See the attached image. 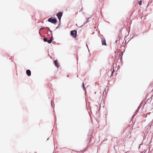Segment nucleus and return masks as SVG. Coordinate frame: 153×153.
<instances>
[{
    "label": "nucleus",
    "mask_w": 153,
    "mask_h": 153,
    "mask_svg": "<svg viewBox=\"0 0 153 153\" xmlns=\"http://www.w3.org/2000/svg\"><path fill=\"white\" fill-rule=\"evenodd\" d=\"M123 56V55H120V56Z\"/></svg>",
    "instance_id": "20"
},
{
    "label": "nucleus",
    "mask_w": 153,
    "mask_h": 153,
    "mask_svg": "<svg viewBox=\"0 0 153 153\" xmlns=\"http://www.w3.org/2000/svg\"><path fill=\"white\" fill-rule=\"evenodd\" d=\"M48 21L52 23L55 24L57 22V20L56 19H53V17H51L48 19Z\"/></svg>",
    "instance_id": "1"
},
{
    "label": "nucleus",
    "mask_w": 153,
    "mask_h": 153,
    "mask_svg": "<svg viewBox=\"0 0 153 153\" xmlns=\"http://www.w3.org/2000/svg\"><path fill=\"white\" fill-rule=\"evenodd\" d=\"M45 27L42 28H41L40 29V30H42V29H45Z\"/></svg>",
    "instance_id": "12"
},
{
    "label": "nucleus",
    "mask_w": 153,
    "mask_h": 153,
    "mask_svg": "<svg viewBox=\"0 0 153 153\" xmlns=\"http://www.w3.org/2000/svg\"><path fill=\"white\" fill-rule=\"evenodd\" d=\"M77 31L76 30L71 31V34L73 37H75L76 36Z\"/></svg>",
    "instance_id": "2"
},
{
    "label": "nucleus",
    "mask_w": 153,
    "mask_h": 153,
    "mask_svg": "<svg viewBox=\"0 0 153 153\" xmlns=\"http://www.w3.org/2000/svg\"><path fill=\"white\" fill-rule=\"evenodd\" d=\"M113 72H114V70L112 72V73H111V76H112V75L113 74Z\"/></svg>",
    "instance_id": "15"
},
{
    "label": "nucleus",
    "mask_w": 153,
    "mask_h": 153,
    "mask_svg": "<svg viewBox=\"0 0 153 153\" xmlns=\"http://www.w3.org/2000/svg\"><path fill=\"white\" fill-rule=\"evenodd\" d=\"M86 46H87V47L88 48V45H86Z\"/></svg>",
    "instance_id": "18"
},
{
    "label": "nucleus",
    "mask_w": 153,
    "mask_h": 153,
    "mask_svg": "<svg viewBox=\"0 0 153 153\" xmlns=\"http://www.w3.org/2000/svg\"><path fill=\"white\" fill-rule=\"evenodd\" d=\"M82 84H83V89L85 91V87H84V83H83Z\"/></svg>",
    "instance_id": "11"
},
{
    "label": "nucleus",
    "mask_w": 153,
    "mask_h": 153,
    "mask_svg": "<svg viewBox=\"0 0 153 153\" xmlns=\"http://www.w3.org/2000/svg\"><path fill=\"white\" fill-rule=\"evenodd\" d=\"M52 102H53V101H51V105H52Z\"/></svg>",
    "instance_id": "16"
},
{
    "label": "nucleus",
    "mask_w": 153,
    "mask_h": 153,
    "mask_svg": "<svg viewBox=\"0 0 153 153\" xmlns=\"http://www.w3.org/2000/svg\"><path fill=\"white\" fill-rule=\"evenodd\" d=\"M62 15V13L61 12H59L56 14V16L58 17L59 21L60 22L61 18Z\"/></svg>",
    "instance_id": "3"
},
{
    "label": "nucleus",
    "mask_w": 153,
    "mask_h": 153,
    "mask_svg": "<svg viewBox=\"0 0 153 153\" xmlns=\"http://www.w3.org/2000/svg\"><path fill=\"white\" fill-rule=\"evenodd\" d=\"M139 4L140 5H141V4H142V1L141 0H140V1H139Z\"/></svg>",
    "instance_id": "10"
},
{
    "label": "nucleus",
    "mask_w": 153,
    "mask_h": 153,
    "mask_svg": "<svg viewBox=\"0 0 153 153\" xmlns=\"http://www.w3.org/2000/svg\"><path fill=\"white\" fill-rule=\"evenodd\" d=\"M45 28H47V29H48V30H49V29H50L48 27H46Z\"/></svg>",
    "instance_id": "14"
},
{
    "label": "nucleus",
    "mask_w": 153,
    "mask_h": 153,
    "mask_svg": "<svg viewBox=\"0 0 153 153\" xmlns=\"http://www.w3.org/2000/svg\"><path fill=\"white\" fill-rule=\"evenodd\" d=\"M52 40H53V36H52H52L51 37V39L48 40L47 42L49 44L52 41Z\"/></svg>",
    "instance_id": "5"
},
{
    "label": "nucleus",
    "mask_w": 153,
    "mask_h": 153,
    "mask_svg": "<svg viewBox=\"0 0 153 153\" xmlns=\"http://www.w3.org/2000/svg\"><path fill=\"white\" fill-rule=\"evenodd\" d=\"M142 145V144H141L139 145V148H140V145Z\"/></svg>",
    "instance_id": "17"
},
{
    "label": "nucleus",
    "mask_w": 153,
    "mask_h": 153,
    "mask_svg": "<svg viewBox=\"0 0 153 153\" xmlns=\"http://www.w3.org/2000/svg\"><path fill=\"white\" fill-rule=\"evenodd\" d=\"M39 33L40 35H41V34H40V32H39Z\"/></svg>",
    "instance_id": "19"
},
{
    "label": "nucleus",
    "mask_w": 153,
    "mask_h": 153,
    "mask_svg": "<svg viewBox=\"0 0 153 153\" xmlns=\"http://www.w3.org/2000/svg\"><path fill=\"white\" fill-rule=\"evenodd\" d=\"M49 31L51 33V35H52V31H51V30H50V29L49 30Z\"/></svg>",
    "instance_id": "13"
},
{
    "label": "nucleus",
    "mask_w": 153,
    "mask_h": 153,
    "mask_svg": "<svg viewBox=\"0 0 153 153\" xmlns=\"http://www.w3.org/2000/svg\"><path fill=\"white\" fill-rule=\"evenodd\" d=\"M123 56V55H120V56Z\"/></svg>",
    "instance_id": "21"
},
{
    "label": "nucleus",
    "mask_w": 153,
    "mask_h": 153,
    "mask_svg": "<svg viewBox=\"0 0 153 153\" xmlns=\"http://www.w3.org/2000/svg\"><path fill=\"white\" fill-rule=\"evenodd\" d=\"M123 56V55H120V56Z\"/></svg>",
    "instance_id": "22"
},
{
    "label": "nucleus",
    "mask_w": 153,
    "mask_h": 153,
    "mask_svg": "<svg viewBox=\"0 0 153 153\" xmlns=\"http://www.w3.org/2000/svg\"><path fill=\"white\" fill-rule=\"evenodd\" d=\"M101 42L102 44V45H106V44L105 39L102 40Z\"/></svg>",
    "instance_id": "6"
},
{
    "label": "nucleus",
    "mask_w": 153,
    "mask_h": 153,
    "mask_svg": "<svg viewBox=\"0 0 153 153\" xmlns=\"http://www.w3.org/2000/svg\"><path fill=\"white\" fill-rule=\"evenodd\" d=\"M43 40L45 42H47V41H48L47 38L46 37H45L44 38Z\"/></svg>",
    "instance_id": "8"
},
{
    "label": "nucleus",
    "mask_w": 153,
    "mask_h": 153,
    "mask_svg": "<svg viewBox=\"0 0 153 153\" xmlns=\"http://www.w3.org/2000/svg\"><path fill=\"white\" fill-rule=\"evenodd\" d=\"M54 64L56 66L58 67H59V65L57 63V60H56L54 61Z\"/></svg>",
    "instance_id": "7"
},
{
    "label": "nucleus",
    "mask_w": 153,
    "mask_h": 153,
    "mask_svg": "<svg viewBox=\"0 0 153 153\" xmlns=\"http://www.w3.org/2000/svg\"><path fill=\"white\" fill-rule=\"evenodd\" d=\"M139 108H138V109H137V110L136 111V112H135V114L133 116V117L135 115V114H137V112H138V110H139Z\"/></svg>",
    "instance_id": "9"
},
{
    "label": "nucleus",
    "mask_w": 153,
    "mask_h": 153,
    "mask_svg": "<svg viewBox=\"0 0 153 153\" xmlns=\"http://www.w3.org/2000/svg\"><path fill=\"white\" fill-rule=\"evenodd\" d=\"M26 73L27 75L28 76H30L31 75V71L29 70H27L26 71Z\"/></svg>",
    "instance_id": "4"
}]
</instances>
